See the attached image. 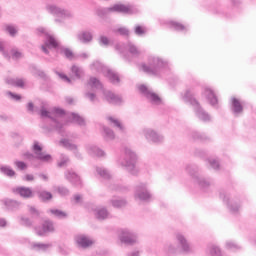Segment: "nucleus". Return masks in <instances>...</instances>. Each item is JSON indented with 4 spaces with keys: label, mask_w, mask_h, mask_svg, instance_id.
Here are the masks:
<instances>
[{
    "label": "nucleus",
    "mask_w": 256,
    "mask_h": 256,
    "mask_svg": "<svg viewBox=\"0 0 256 256\" xmlns=\"http://www.w3.org/2000/svg\"><path fill=\"white\" fill-rule=\"evenodd\" d=\"M8 85H13L14 87H25V81L23 79H13L10 78L7 80Z\"/></svg>",
    "instance_id": "nucleus-41"
},
{
    "label": "nucleus",
    "mask_w": 256,
    "mask_h": 256,
    "mask_svg": "<svg viewBox=\"0 0 256 256\" xmlns=\"http://www.w3.org/2000/svg\"><path fill=\"white\" fill-rule=\"evenodd\" d=\"M74 241L79 249H89L95 244V240L85 234L76 235Z\"/></svg>",
    "instance_id": "nucleus-15"
},
{
    "label": "nucleus",
    "mask_w": 256,
    "mask_h": 256,
    "mask_svg": "<svg viewBox=\"0 0 256 256\" xmlns=\"http://www.w3.org/2000/svg\"><path fill=\"white\" fill-rule=\"evenodd\" d=\"M37 235L43 237L46 233H55V225L52 221L46 220L42 224V230H36Z\"/></svg>",
    "instance_id": "nucleus-18"
},
{
    "label": "nucleus",
    "mask_w": 256,
    "mask_h": 256,
    "mask_svg": "<svg viewBox=\"0 0 256 256\" xmlns=\"http://www.w3.org/2000/svg\"><path fill=\"white\" fill-rule=\"evenodd\" d=\"M0 173H2V175H5L6 177H15L16 175L15 170H13V168L8 165L0 166Z\"/></svg>",
    "instance_id": "nucleus-30"
},
{
    "label": "nucleus",
    "mask_w": 256,
    "mask_h": 256,
    "mask_svg": "<svg viewBox=\"0 0 256 256\" xmlns=\"http://www.w3.org/2000/svg\"><path fill=\"white\" fill-rule=\"evenodd\" d=\"M14 165L19 169V171H25V169H27V164L23 161L17 160L14 162Z\"/></svg>",
    "instance_id": "nucleus-52"
},
{
    "label": "nucleus",
    "mask_w": 256,
    "mask_h": 256,
    "mask_svg": "<svg viewBox=\"0 0 256 256\" xmlns=\"http://www.w3.org/2000/svg\"><path fill=\"white\" fill-rule=\"evenodd\" d=\"M192 137L193 139H202L205 140V137H203V134L199 133V132H192Z\"/></svg>",
    "instance_id": "nucleus-60"
},
{
    "label": "nucleus",
    "mask_w": 256,
    "mask_h": 256,
    "mask_svg": "<svg viewBox=\"0 0 256 256\" xmlns=\"http://www.w3.org/2000/svg\"><path fill=\"white\" fill-rule=\"evenodd\" d=\"M170 27L175 29V31H187V27H185V25L175 21L170 22Z\"/></svg>",
    "instance_id": "nucleus-45"
},
{
    "label": "nucleus",
    "mask_w": 256,
    "mask_h": 256,
    "mask_svg": "<svg viewBox=\"0 0 256 256\" xmlns=\"http://www.w3.org/2000/svg\"><path fill=\"white\" fill-rule=\"evenodd\" d=\"M204 95L206 97V99H208L210 105H212V107H215L217 105V103H219V100L217 99V95H215V92H213V90L211 88H206L204 90Z\"/></svg>",
    "instance_id": "nucleus-23"
},
{
    "label": "nucleus",
    "mask_w": 256,
    "mask_h": 256,
    "mask_svg": "<svg viewBox=\"0 0 256 256\" xmlns=\"http://www.w3.org/2000/svg\"><path fill=\"white\" fill-rule=\"evenodd\" d=\"M141 135L148 143H153L154 145H161L165 141V137L153 128H143Z\"/></svg>",
    "instance_id": "nucleus-9"
},
{
    "label": "nucleus",
    "mask_w": 256,
    "mask_h": 256,
    "mask_svg": "<svg viewBox=\"0 0 256 256\" xmlns=\"http://www.w3.org/2000/svg\"><path fill=\"white\" fill-rule=\"evenodd\" d=\"M0 53H2L4 59L11 61V55L9 52L5 50V42L0 41Z\"/></svg>",
    "instance_id": "nucleus-48"
},
{
    "label": "nucleus",
    "mask_w": 256,
    "mask_h": 256,
    "mask_svg": "<svg viewBox=\"0 0 256 256\" xmlns=\"http://www.w3.org/2000/svg\"><path fill=\"white\" fill-rule=\"evenodd\" d=\"M117 31L120 35H129V29L127 28H119Z\"/></svg>",
    "instance_id": "nucleus-63"
},
{
    "label": "nucleus",
    "mask_w": 256,
    "mask_h": 256,
    "mask_svg": "<svg viewBox=\"0 0 256 256\" xmlns=\"http://www.w3.org/2000/svg\"><path fill=\"white\" fill-rule=\"evenodd\" d=\"M134 197L135 199H139V201H149L151 199V192L147 188V184H138L135 187Z\"/></svg>",
    "instance_id": "nucleus-13"
},
{
    "label": "nucleus",
    "mask_w": 256,
    "mask_h": 256,
    "mask_svg": "<svg viewBox=\"0 0 256 256\" xmlns=\"http://www.w3.org/2000/svg\"><path fill=\"white\" fill-rule=\"evenodd\" d=\"M51 244H43V243H32L31 249L33 251H47V249H51Z\"/></svg>",
    "instance_id": "nucleus-34"
},
{
    "label": "nucleus",
    "mask_w": 256,
    "mask_h": 256,
    "mask_svg": "<svg viewBox=\"0 0 256 256\" xmlns=\"http://www.w3.org/2000/svg\"><path fill=\"white\" fill-rule=\"evenodd\" d=\"M5 31L10 35V37H15L19 32V30H17V27L11 24L5 26Z\"/></svg>",
    "instance_id": "nucleus-42"
},
{
    "label": "nucleus",
    "mask_w": 256,
    "mask_h": 256,
    "mask_svg": "<svg viewBox=\"0 0 256 256\" xmlns=\"http://www.w3.org/2000/svg\"><path fill=\"white\" fill-rule=\"evenodd\" d=\"M119 239L124 245H137L139 237L133 230L122 229L119 234Z\"/></svg>",
    "instance_id": "nucleus-11"
},
{
    "label": "nucleus",
    "mask_w": 256,
    "mask_h": 256,
    "mask_svg": "<svg viewBox=\"0 0 256 256\" xmlns=\"http://www.w3.org/2000/svg\"><path fill=\"white\" fill-rule=\"evenodd\" d=\"M176 241L178 242V245H180V247L184 253H190L191 244H189V241H187V238L185 237V235H183L181 233H177Z\"/></svg>",
    "instance_id": "nucleus-17"
},
{
    "label": "nucleus",
    "mask_w": 256,
    "mask_h": 256,
    "mask_svg": "<svg viewBox=\"0 0 256 256\" xmlns=\"http://www.w3.org/2000/svg\"><path fill=\"white\" fill-rule=\"evenodd\" d=\"M36 33H37V35H45V37H46L45 45H42L41 49H42L43 53H45L46 55H49V50L47 49V47H49V49H50L51 46L47 44V41H49V37H53V36L49 35V32H47V29H45L43 27L37 28Z\"/></svg>",
    "instance_id": "nucleus-20"
},
{
    "label": "nucleus",
    "mask_w": 256,
    "mask_h": 256,
    "mask_svg": "<svg viewBox=\"0 0 256 256\" xmlns=\"http://www.w3.org/2000/svg\"><path fill=\"white\" fill-rule=\"evenodd\" d=\"M195 179L202 191H207L213 185V182L207 178L195 176Z\"/></svg>",
    "instance_id": "nucleus-22"
},
{
    "label": "nucleus",
    "mask_w": 256,
    "mask_h": 256,
    "mask_svg": "<svg viewBox=\"0 0 256 256\" xmlns=\"http://www.w3.org/2000/svg\"><path fill=\"white\" fill-rule=\"evenodd\" d=\"M134 33L135 35H138L139 37L145 35L146 31L145 28H143L142 26H136L134 29Z\"/></svg>",
    "instance_id": "nucleus-55"
},
{
    "label": "nucleus",
    "mask_w": 256,
    "mask_h": 256,
    "mask_svg": "<svg viewBox=\"0 0 256 256\" xmlns=\"http://www.w3.org/2000/svg\"><path fill=\"white\" fill-rule=\"evenodd\" d=\"M231 111L234 115H241V113H243V105L241 101L235 97L231 98Z\"/></svg>",
    "instance_id": "nucleus-21"
},
{
    "label": "nucleus",
    "mask_w": 256,
    "mask_h": 256,
    "mask_svg": "<svg viewBox=\"0 0 256 256\" xmlns=\"http://www.w3.org/2000/svg\"><path fill=\"white\" fill-rule=\"evenodd\" d=\"M49 213L57 217L58 219H67V213L59 209H50Z\"/></svg>",
    "instance_id": "nucleus-39"
},
{
    "label": "nucleus",
    "mask_w": 256,
    "mask_h": 256,
    "mask_svg": "<svg viewBox=\"0 0 256 256\" xmlns=\"http://www.w3.org/2000/svg\"><path fill=\"white\" fill-rule=\"evenodd\" d=\"M13 191L14 193H17L18 195H20V197H24L25 199H29V197H33V191L31 190V188L18 187Z\"/></svg>",
    "instance_id": "nucleus-27"
},
{
    "label": "nucleus",
    "mask_w": 256,
    "mask_h": 256,
    "mask_svg": "<svg viewBox=\"0 0 256 256\" xmlns=\"http://www.w3.org/2000/svg\"><path fill=\"white\" fill-rule=\"evenodd\" d=\"M56 75H58V77H60V79H62V81H64L65 83H71V78H68L67 75L60 72H56Z\"/></svg>",
    "instance_id": "nucleus-57"
},
{
    "label": "nucleus",
    "mask_w": 256,
    "mask_h": 256,
    "mask_svg": "<svg viewBox=\"0 0 256 256\" xmlns=\"http://www.w3.org/2000/svg\"><path fill=\"white\" fill-rule=\"evenodd\" d=\"M7 95H8V97L12 98L13 101H20V99H21V95L15 94L11 91L7 92Z\"/></svg>",
    "instance_id": "nucleus-58"
},
{
    "label": "nucleus",
    "mask_w": 256,
    "mask_h": 256,
    "mask_svg": "<svg viewBox=\"0 0 256 256\" xmlns=\"http://www.w3.org/2000/svg\"><path fill=\"white\" fill-rule=\"evenodd\" d=\"M208 253L210 256H223L221 254V248L216 245H211L208 247Z\"/></svg>",
    "instance_id": "nucleus-40"
},
{
    "label": "nucleus",
    "mask_w": 256,
    "mask_h": 256,
    "mask_svg": "<svg viewBox=\"0 0 256 256\" xmlns=\"http://www.w3.org/2000/svg\"><path fill=\"white\" fill-rule=\"evenodd\" d=\"M96 218L99 219V221H105V219H109L111 217V214L105 207H98L95 210Z\"/></svg>",
    "instance_id": "nucleus-26"
},
{
    "label": "nucleus",
    "mask_w": 256,
    "mask_h": 256,
    "mask_svg": "<svg viewBox=\"0 0 256 256\" xmlns=\"http://www.w3.org/2000/svg\"><path fill=\"white\" fill-rule=\"evenodd\" d=\"M0 53H2L4 59L11 61V55L9 52L5 50V42L0 41Z\"/></svg>",
    "instance_id": "nucleus-47"
},
{
    "label": "nucleus",
    "mask_w": 256,
    "mask_h": 256,
    "mask_svg": "<svg viewBox=\"0 0 256 256\" xmlns=\"http://www.w3.org/2000/svg\"><path fill=\"white\" fill-rule=\"evenodd\" d=\"M40 115L43 119L48 118L51 120V126L62 135V137H67L65 134V125L61 123L65 117V110L60 108H54L52 111H47L44 107L40 110Z\"/></svg>",
    "instance_id": "nucleus-3"
},
{
    "label": "nucleus",
    "mask_w": 256,
    "mask_h": 256,
    "mask_svg": "<svg viewBox=\"0 0 256 256\" xmlns=\"http://www.w3.org/2000/svg\"><path fill=\"white\" fill-rule=\"evenodd\" d=\"M112 207H115L116 209H121V207H125L127 205V200L125 199H112L111 200Z\"/></svg>",
    "instance_id": "nucleus-38"
},
{
    "label": "nucleus",
    "mask_w": 256,
    "mask_h": 256,
    "mask_svg": "<svg viewBox=\"0 0 256 256\" xmlns=\"http://www.w3.org/2000/svg\"><path fill=\"white\" fill-rule=\"evenodd\" d=\"M220 199L225 203L227 209L231 215H240L241 213V200L238 198L231 197V194L221 191Z\"/></svg>",
    "instance_id": "nucleus-6"
},
{
    "label": "nucleus",
    "mask_w": 256,
    "mask_h": 256,
    "mask_svg": "<svg viewBox=\"0 0 256 256\" xmlns=\"http://www.w3.org/2000/svg\"><path fill=\"white\" fill-rule=\"evenodd\" d=\"M103 135L106 141H113V139H115V132L107 126H103Z\"/></svg>",
    "instance_id": "nucleus-36"
},
{
    "label": "nucleus",
    "mask_w": 256,
    "mask_h": 256,
    "mask_svg": "<svg viewBox=\"0 0 256 256\" xmlns=\"http://www.w3.org/2000/svg\"><path fill=\"white\" fill-rule=\"evenodd\" d=\"M184 103H190L192 107L194 108L195 115L200 119V121H204L207 123V121H211V116L209 113H207L203 108H201V105H199V102L197 99L193 97V93H191L190 90H187L185 94L182 96Z\"/></svg>",
    "instance_id": "nucleus-5"
},
{
    "label": "nucleus",
    "mask_w": 256,
    "mask_h": 256,
    "mask_svg": "<svg viewBox=\"0 0 256 256\" xmlns=\"http://www.w3.org/2000/svg\"><path fill=\"white\" fill-rule=\"evenodd\" d=\"M71 71H72L73 75H75L76 79H81V76L83 75V68H81L77 65H73L71 67Z\"/></svg>",
    "instance_id": "nucleus-44"
},
{
    "label": "nucleus",
    "mask_w": 256,
    "mask_h": 256,
    "mask_svg": "<svg viewBox=\"0 0 256 256\" xmlns=\"http://www.w3.org/2000/svg\"><path fill=\"white\" fill-rule=\"evenodd\" d=\"M226 248L230 249L231 251H237V250L241 249V246H239V244H237L233 241H227Z\"/></svg>",
    "instance_id": "nucleus-50"
},
{
    "label": "nucleus",
    "mask_w": 256,
    "mask_h": 256,
    "mask_svg": "<svg viewBox=\"0 0 256 256\" xmlns=\"http://www.w3.org/2000/svg\"><path fill=\"white\" fill-rule=\"evenodd\" d=\"M32 151L34 152L36 159L42 161V163H51V161H53V157L50 154L43 153V147H41L37 141L34 142Z\"/></svg>",
    "instance_id": "nucleus-14"
},
{
    "label": "nucleus",
    "mask_w": 256,
    "mask_h": 256,
    "mask_svg": "<svg viewBox=\"0 0 256 256\" xmlns=\"http://www.w3.org/2000/svg\"><path fill=\"white\" fill-rule=\"evenodd\" d=\"M199 168L195 164H188L186 166V171L189 173V175H196Z\"/></svg>",
    "instance_id": "nucleus-49"
},
{
    "label": "nucleus",
    "mask_w": 256,
    "mask_h": 256,
    "mask_svg": "<svg viewBox=\"0 0 256 256\" xmlns=\"http://www.w3.org/2000/svg\"><path fill=\"white\" fill-rule=\"evenodd\" d=\"M2 203H4L8 211H14V209H17L19 207V202L11 199H5L2 201Z\"/></svg>",
    "instance_id": "nucleus-32"
},
{
    "label": "nucleus",
    "mask_w": 256,
    "mask_h": 256,
    "mask_svg": "<svg viewBox=\"0 0 256 256\" xmlns=\"http://www.w3.org/2000/svg\"><path fill=\"white\" fill-rule=\"evenodd\" d=\"M87 89L92 91L85 92L86 99H89L91 103H95V101H97V95L95 94L97 91H103L106 101H108V103H112V105H121V103H123V98H121V96L115 95L111 91L103 90V84L95 77H91L89 79Z\"/></svg>",
    "instance_id": "nucleus-1"
},
{
    "label": "nucleus",
    "mask_w": 256,
    "mask_h": 256,
    "mask_svg": "<svg viewBox=\"0 0 256 256\" xmlns=\"http://www.w3.org/2000/svg\"><path fill=\"white\" fill-rule=\"evenodd\" d=\"M38 197L39 199H41V201H49L53 199V194H51V192L48 191H41L38 193Z\"/></svg>",
    "instance_id": "nucleus-43"
},
{
    "label": "nucleus",
    "mask_w": 256,
    "mask_h": 256,
    "mask_svg": "<svg viewBox=\"0 0 256 256\" xmlns=\"http://www.w3.org/2000/svg\"><path fill=\"white\" fill-rule=\"evenodd\" d=\"M169 67V61L159 57V56H150L148 59V65L143 64L142 70L144 73L149 75H159L161 69H167Z\"/></svg>",
    "instance_id": "nucleus-4"
},
{
    "label": "nucleus",
    "mask_w": 256,
    "mask_h": 256,
    "mask_svg": "<svg viewBox=\"0 0 256 256\" xmlns=\"http://www.w3.org/2000/svg\"><path fill=\"white\" fill-rule=\"evenodd\" d=\"M117 165L123 167L130 175H139V168L137 167V154L129 147H125L122 154L117 159Z\"/></svg>",
    "instance_id": "nucleus-2"
},
{
    "label": "nucleus",
    "mask_w": 256,
    "mask_h": 256,
    "mask_svg": "<svg viewBox=\"0 0 256 256\" xmlns=\"http://www.w3.org/2000/svg\"><path fill=\"white\" fill-rule=\"evenodd\" d=\"M65 178L67 179V181H69V183L73 184L75 187H81L83 183L81 181V177H79V175H77V173H75L73 170L66 171Z\"/></svg>",
    "instance_id": "nucleus-16"
},
{
    "label": "nucleus",
    "mask_w": 256,
    "mask_h": 256,
    "mask_svg": "<svg viewBox=\"0 0 256 256\" xmlns=\"http://www.w3.org/2000/svg\"><path fill=\"white\" fill-rule=\"evenodd\" d=\"M96 172L102 179L109 180L111 179V173L109 170L103 167H96Z\"/></svg>",
    "instance_id": "nucleus-33"
},
{
    "label": "nucleus",
    "mask_w": 256,
    "mask_h": 256,
    "mask_svg": "<svg viewBox=\"0 0 256 256\" xmlns=\"http://www.w3.org/2000/svg\"><path fill=\"white\" fill-rule=\"evenodd\" d=\"M46 11L50 13V15L60 17L61 19H71V17H73L71 11L61 8L55 4H47Z\"/></svg>",
    "instance_id": "nucleus-10"
},
{
    "label": "nucleus",
    "mask_w": 256,
    "mask_h": 256,
    "mask_svg": "<svg viewBox=\"0 0 256 256\" xmlns=\"http://www.w3.org/2000/svg\"><path fill=\"white\" fill-rule=\"evenodd\" d=\"M46 45H49L50 49H56L57 53H60V55H64V57H66V59H69V61H73V59H75V54H73V50L59 44L55 37L49 36Z\"/></svg>",
    "instance_id": "nucleus-8"
},
{
    "label": "nucleus",
    "mask_w": 256,
    "mask_h": 256,
    "mask_svg": "<svg viewBox=\"0 0 256 256\" xmlns=\"http://www.w3.org/2000/svg\"><path fill=\"white\" fill-rule=\"evenodd\" d=\"M99 44L102 47H109V38H107V36H100Z\"/></svg>",
    "instance_id": "nucleus-54"
},
{
    "label": "nucleus",
    "mask_w": 256,
    "mask_h": 256,
    "mask_svg": "<svg viewBox=\"0 0 256 256\" xmlns=\"http://www.w3.org/2000/svg\"><path fill=\"white\" fill-rule=\"evenodd\" d=\"M209 164L212 169H219V161L215 159H209Z\"/></svg>",
    "instance_id": "nucleus-59"
},
{
    "label": "nucleus",
    "mask_w": 256,
    "mask_h": 256,
    "mask_svg": "<svg viewBox=\"0 0 256 256\" xmlns=\"http://www.w3.org/2000/svg\"><path fill=\"white\" fill-rule=\"evenodd\" d=\"M138 89L140 93H142V95H144V97L151 102L152 105H161V97H159L157 93L153 92V90L149 89L145 85H140Z\"/></svg>",
    "instance_id": "nucleus-12"
},
{
    "label": "nucleus",
    "mask_w": 256,
    "mask_h": 256,
    "mask_svg": "<svg viewBox=\"0 0 256 256\" xmlns=\"http://www.w3.org/2000/svg\"><path fill=\"white\" fill-rule=\"evenodd\" d=\"M165 249L168 251V253H175V246L173 244H167Z\"/></svg>",
    "instance_id": "nucleus-61"
},
{
    "label": "nucleus",
    "mask_w": 256,
    "mask_h": 256,
    "mask_svg": "<svg viewBox=\"0 0 256 256\" xmlns=\"http://www.w3.org/2000/svg\"><path fill=\"white\" fill-rule=\"evenodd\" d=\"M76 37L78 41H80V43H84V44L91 43V41H93V34L89 31L79 32L76 35Z\"/></svg>",
    "instance_id": "nucleus-24"
},
{
    "label": "nucleus",
    "mask_w": 256,
    "mask_h": 256,
    "mask_svg": "<svg viewBox=\"0 0 256 256\" xmlns=\"http://www.w3.org/2000/svg\"><path fill=\"white\" fill-rule=\"evenodd\" d=\"M29 211H30V215H32V217H39V215H41V212H39V210H37L33 206L29 207Z\"/></svg>",
    "instance_id": "nucleus-56"
},
{
    "label": "nucleus",
    "mask_w": 256,
    "mask_h": 256,
    "mask_svg": "<svg viewBox=\"0 0 256 256\" xmlns=\"http://www.w3.org/2000/svg\"><path fill=\"white\" fill-rule=\"evenodd\" d=\"M69 163V157L66 155H61L60 162L58 163V167H65Z\"/></svg>",
    "instance_id": "nucleus-53"
},
{
    "label": "nucleus",
    "mask_w": 256,
    "mask_h": 256,
    "mask_svg": "<svg viewBox=\"0 0 256 256\" xmlns=\"http://www.w3.org/2000/svg\"><path fill=\"white\" fill-rule=\"evenodd\" d=\"M90 69H92V71H97L98 73H106V77L109 79V81L113 83V85H119V83H121V78H119V74L111 69L106 68L99 61H94L90 65Z\"/></svg>",
    "instance_id": "nucleus-7"
},
{
    "label": "nucleus",
    "mask_w": 256,
    "mask_h": 256,
    "mask_svg": "<svg viewBox=\"0 0 256 256\" xmlns=\"http://www.w3.org/2000/svg\"><path fill=\"white\" fill-rule=\"evenodd\" d=\"M126 49H128L133 57H139L141 55V50L131 42L126 45Z\"/></svg>",
    "instance_id": "nucleus-37"
},
{
    "label": "nucleus",
    "mask_w": 256,
    "mask_h": 256,
    "mask_svg": "<svg viewBox=\"0 0 256 256\" xmlns=\"http://www.w3.org/2000/svg\"><path fill=\"white\" fill-rule=\"evenodd\" d=\"M112 13H131V8L124 4H115L111 7Z\"/></svg>",
    "instance_id": "nucleus-29"
},
{
    "label": "nucleus",
    "mask_w": 256,
    "mask_h": 256,
    "mask_svg": "<svg viewBox=\"0 0 256 256\" xmlns=\"http://www.w3.org/2000/svg\"><path fill=\"white\" fill-rule=\"evenodd\" d=\"M106 120L108 121V124L111 125V127H116V129H119V131H124L125 127H123V124L119 119L113 117V116H107Z\"/></svg>",
    "instance_id": "nucleus-28"
},
{
    "label": "nucleus",
    "mask_w": 256,
    "mask_h": 256,
    "mask_svg": "<svg viewBox=\"0 0 256 256\" xmlns=\"http://www.w3.org/2000/svg\"><path fill=\"white\" fill-rule=\"evenodd\" d=\"M10 55V59H13V61H19V59H23V52L18 50V48H12L10 49V52H8Z\"/></svg>",
    "instance_id": "nucleus-31"
},
{
    "label": "nucleus",
    "mask_w": 256,
    "mask_h": 256,
    "mask_svg": "<svg viewBox=\"0 0 256 256\" xmlns=\"http://www.w3.org/2000/svg\"><path fill=\"white\" fill-rule=\"evenodd\" d=\"M87 153H89L92 157H105V151L95 145H88Z\"/></svg>",
    "instance_id": "nucleus-25"
},
{
    "label": "nucleus",
    "mask_w": 256,
    "mask_h": 256,
    "mask_svg": "<svg viewBox=\"0 0 256 256\" xmlns=\"http://www.w3.org/2000/svg\"><path fill=\"white\" fill-rule=\"evenodd\" d=\"M78 59H82V60H85V59H89V54L87 52H82L80 54H78Z\"/></svg>",
    "instance_id": "nucleus-62"
},
{
    "label": "nucleus",
    "mask_w": 256,
    "mask_h": 256,
    "mask_svg": "<svg viewBox=\"0 0 256 256\" xmlns=\"http://www.w3.org/2000/svg\"><path fill=\"white\" fill-rule=\"evenodd\" d=\"M60 144L62 145V147H65V149H68L69 151H74L77 159H82L81 153H79V150H77V145L71 143L69 139L64 138L60 140Z\"/></svg>",
    "instance_id": "nucleus-19"
},
{
    "label": "nucleus",
    "mask_w": 256,
    "mask_h": 256,
    "mask_svg": "<svg viewBox=\"0 0 256 256\" xmlns=\"http://www.w3.org/2000/svg\"><path fill=\"white\" fill-rule=\"evenodd\" d=\"M140 255H141V251H139V250H134L127 254V256H140Z\"/></svg>",
    "instance_id": "nucleus-64"
},
{
    "label": "nucleus",
    "mask_w": 256,
    "mask_h": 256,
    "mask_svg": "<svg viewBox=\"0 0 256 256\" xmlns=\"http://www.w3.org/2000/svg\"><path fill=\"white\" fill-rule=\"evenodd\" d=\"M109 13H112L111 7L108 8H97L96 14L98 17H105V15H109Z\"/></svg>",
    "instance_id": "nucleus-46"
},
{
    "label": "nucleus",
    "mask_w": 256,
    "mask_h": 256,
    "mask_svg": "<svg viewBox=\"0 0 256 256\" xmlns=\"http://www.w3.org/2000/svg\"><path fill=\"white\" fill-rule=\"evenodd\" d=\"M70 118H71L72 123H76L77 125H80L81 127H83V125H85V119L83 117L79 116V114H77V113H71Z\"/></svg>",
    "instance_id": "nucleus-35"
},
{
    "label": "nucleus",
    "mask_w": 256,
    "mask_h": 256,
    "mask_svg": "<svg viewBox=\"0 0 256 256\" xmlns=\"http://www.w3.org/2000/svg\"><path fill=\"white\" fill-rule=\"evenodd\" d=\"M57 192L59 193V195H61L62 197H66V195H69V189L65 186H59L57 188Z\"/></svg>",
    "instance_id": "nucleus-51"
}]
</instances>
